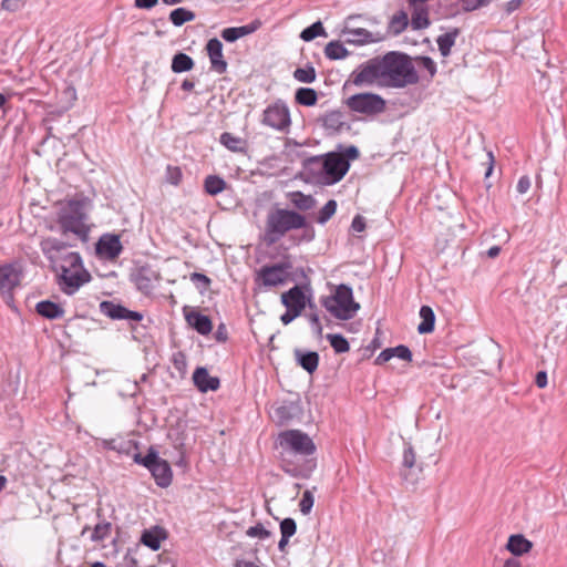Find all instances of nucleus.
Returning <instances> with one entry per match:
<instances>
[{
	"instance_id": "nucleus-1",
	"label": "nucleus",
	"mask_w": 567,
	"mask_h": 567,
	"mask_svg": "<svg viewBox=\"0 0 567 567\" xmlns=\"http://www.w3.org/2000/svg\"><path fill=\"white\" fill-rule=\"evenodd\" d=\"M40 248L52 269L56 271L58 284L66 295H73L81 286L89 282L91 275L84 269L79 252L66 251V244L47 237L40 241Z\"/></svg>"
},
{
	"instance_id": "nucleus-2",
	"label": "nucleus",
	"mask_w": 567,
	"mask_h": 567,
	"mask_svg": "<svg viewBox=\"0 0 567 567\" xmlns=\"http://www.w3.org/2000/svg\"><path fill=\"white\" fill-rule=\"evenodd\" d=\"M278 441L286 453L281 460L282 470L293 477H307L316 466L313 461H305L302 464L292 462L291 454L309 456L315 454L316 445L312 439L300 430H287L279 434Z\"/></svg>"
},
{
	"instance_id": "nucleus-3",
	"label": "nucleus",
	"mask_w": 567,
	"mask_h": 567,
	"mask_svg": "<svg viewBox=\"0 0 567 567\" xmlns=\"http://www.w3.org/2000/svg\"><path fill=\"white\" fill-rule=\"evenodd\" d=\"M301 228H306L303 239L307 241L312 240L315 230L307 225V219L303 215L290 209H272L267 214L264 241L267 245H274L290 230Z\"/></svg>"
},
{
	"instance_id": "nucleus-4",
	"label": "nucleus",
	"mask_w": 567,
	"mask_h": 567,
	"mask_svg": "<svg viewBox=\"0 0 567 567\" xmlns=\"http://www.w3.org/2000/svg\"><path fill=\"white\" fill-rule=\"evenodd\" d=\"M382 86L401 89L419 81L411 58L404 53L391 51L381 56Z\"/></svg>"
},
{
	"instance_id": "nucleus-5",
	"label": "nucleus",
	"mask_w": 567,
	"mask_h": 567,
	"mask_svg": "<svg viewBox=\"0 0 567 567\" xmlns=\"http://www.w3.org/2000/svg\"><path fill=\"white\" fill-rule=\"evenodd\" d=\"M89 204L87 198L71 199L66 203L58 219L63 234L72 233L83 240L86 239L89 229L85 219Z\"/></svg>"
},
{
	"instance_id": "nucleus-6",
	"label": "nucleus",
	"mask_w": 567,
	"mask_h": 567,
	"mask_svg": "<svg viewBox=\"0 0 567 567\" xmlns=\"http://www.w3.org/2000/svg\"><path fill=\"white\" fill-rule=\"evenodd\" d=\"M307 167L311 172H319L324 175L326 184H334L343 178L350 167L349 161L338 153H329L323 158L311 157L307 162Z\"/></svg>"
},
{
	"instance_id": "nucleus-7",
	"label": "nucleus",
	"mask_w": 567,
	"mask_h": 567,
	"mask_svg": "<svg viewBox=\"0 0 567 567\" xmlns=\"http://www.w3.org/2000/svg\"><path fill=\"white\" fill-rule=\"evenodd\" d=\"M324 308L337 319L349 320L355 316L360 305L353 300L352 289L340 285L332 296L324 298Z\"/></svg>"
},
{
	"instance_id": "nucleus-8",
	"label": "nucleus",
	"mask_w": 567,
	"mask_h": 567,
	"mask_svg": "<svg viewBox=\"0 0 567 567\" xmlns=\"http://www.w3.org/2000/svg\"><path fill=\"white\" fill-rule=\"evenodd\" d=\"M343 104L354 114L373 118L386 110V101L377 93L363 92L350 95Z\"/></svg>"
},
{
	"instance_id": "nucleus-9",
	"label": "nucleus",
	"mask_w": 567,
	"mask_h": 567,
	"mask_svg": "<svg viewBox=\"0 0 567 567\" xmlns=\"http://www.w3.org/2000/svg\"><path fill=\"white\" fill-rule=\"evenodd\" d=\"M354 85L357 87L379 85L382 86L381 56L372 58L359 64L350 74L344 87Z\"/></svg>"
},
{
	"instance_id": "nucleus-10",
	"label": "nucleus",
	"mask_w": 567,
	"mask_h": 567,
	"mask_svg": "<svg viewBox=\"0 0 567 567\" xmlns=\"http://www.w3.org/2000/svg\"><path fill=\"white\" fill-rule=\"evenodd\" d=\"M133 460L135 463L145 466L152 473V476L159 487L171 485L173 480L172 468L168 462L161 458L153 449H150L145 456L135 453Z\"/></svg>"
},
{
	"instance_id": "nucleus-11",
	"label": "nucleus",
	"mask_w": 567,
	"mask_h": 567,
	"mask_svg": "<svg viewBox=\"0 0 567 567\" xmlns=\"http://www.w3.org/2000/svg\"><path fill=\"white\" fill-rule=\"evenodd\" d=\"M361 18V16H349L343 23L341 29V35L344 37V41L349 44L364 45L375 43L384 40V35L379 32H371L364 28L354 25V21Z\"/></svg>"
},
{
	"instance_id": "nucleus-12",
	"label": "nucleus",
	"mask_w": 567,
	"mask_h": 567,
	"mask_svg": "<svg viewBox=\"0 0 567 567\" xmlns=\"http://www.w3.org/2000/svg\"><path fill=\"white\" fill-rule=\"evenodd\" d=\"M261 123L279 132H287L291 125L288 105L278 100L269 104L262 112Z\"/></svg>"
},
{
	"instance_id": "nucleus-13",
	"label": "nucleus",
	"mask_w": 567,
	"mask_h": 567,
	"mask_svg": "<svg viewBox=\"0 0 567 567\" xmlns=\"http://www.w3.org/2000/svg\"><path fill=\"white\" fill-rule=\"evenodd\" d=\"M288 267L284 264L264 266L257 272L256 281L264 287H278L284 285L289 277Z\"/></svg>"
},
{
	"instance_id": "nucleus-14",
	"label": "nucleus",
	"mask_w": 567,
	"mask_h": 567,
	"mask_svg": "<svg viewBox=\"0 0 567 567\" xmlns=\"http://www.w3.org/2000/svg\"><path fill=\"white\" fill-rule=\"evenodd\" d=\"M123 250L118 235L105 234L96 244V252L107 260L116 259Z\"/></svg>"
},
{
	"instance_id": "nucleus-15",
	"label": "nucleus",
	"mask_w": 567,
	"mask_h": 567,
	"mask_svg": "<svg viewBox=\"0 0 567 567\" xmlns=\"http://www.w3.org/2000/svg\"><path fill=\"white\" fill-rule=\"evenodd\" d=\"M100 311L113 320H130L141 321L143 315L137 311H132L122 305L114 303L113 301H102L100 303Z\"/></svg>"
},
{
	"instance_id": "nucleus-16",
	"label": "nucleus",
	"mask_w": 567,
	"mask_h": 567,
	"mask_svg": "<svg viewBox=\"0 0 567 567\" xmlns=\"http://www.w3.org/2000/svg\"><path fill=\"white\" fill-rule=\"evenodd\" d=\"M302 414L300 402L282 401L278 406L274 408L272 417L279 424H287L295 419H299Z\"/></svg>"
},
{
	"instance_id": "nucleus-17",
	"label": "nucleus",
	"mask_w": 567,
	"mask_h": 567,
	"mask_svg": "<svg viewBox=\"0 0 567 567\" xmlns=\"http://www.w3.org/2000/svg\"><path fill=\"white\" fill-rule=\"evenodd\" d=\"M206 51L210 60L212 69L218 74L225 73L227 62L223 55V43L217 38H213L207 42Z\"/></svg>"
},
{
	"instance_id": "nucleus-18",
	"label": "nucleus",
	"mask_w": 567,
	"mask_h": 567,
	"mask_svg": "<svg viewBox=\"0 0 567 567\" xmlns=\"http://www.w3.org/2000/svg\"><path fill=\"white\" fill-rule=\"evenodd\" d=\"M318 121L329 134H337L344 128H349V125L344 121L343 113L339 110L327 112Z\"/></svg>"
},
{
	"instance_id": "nucleus-19",
	"label": "nucleus",
	"mask_w": 567,
	"mask_h": 567,
	"mask_svg": "<svg viewBox=\"0 0 567 567\" xmlns=\"http://www.w3.org/2000/svg\"><path fill=\"white\" fill-rule=\"evenodd\" d=\"M281 302L287 309L301 315L306 307V296L299 286H295L281 295Z\"/></svg>"
},
{
	"instance_id": "nucleus-20",
	"label": "nucleus",
	"mask_w": 567,
	"mask_h": 567,
	"mask_svg": "<svg viewBox=\"0 0 567 567\" xmlns=\"http://www.w3.org/2000/svg\"><path fill=\"white\" fill-rule=\"evenodd\" d=\"M193 381L200 392L216 391L220 385L219 379L210 377L207 369L203 367L194 371Z\"/></svg>"
},
{
	"instance_id": "nucleus-21",
	"label": "nucleus",
	"mask_w": 567,
	"mask_h": 567,
	"mask_svg": "<svg viewBox=\"0 0 567 567\" xmlns=\"http://www.w3.org/2000/svg\"><path fill=\"white\" fill-rule=\"evenodd\" d=\"M260 25L261 22L259 20H255L246 25L226 28L221 31L220 35L226 42H235L243 37L254 33L260 28Z\"/></svg>"
},
{
	"instance_id": "nucleus-22",
	"label": "nucleus",
	"mask_w": 567,
	"mask_h": 567,
	"mask_svg": "<svg viewBox=\"0 0 567 567\" xmlns=\"http://www.w3.org/2000/svg\"><path fill=\"white\" fill-rule=\"evenodd\" d=\"M185 319L187 323L199 334L206 336L213 330V323L209 317L198 311L185 313Z\"/></svg>"
},
{
	"instance_id": "nucleus-23",
	"label": "nucleus",
	"mask_w": 567,
	"mask_h": 567,
	"mask_svg": "<svg viewBox=\"0 0 567 567\" xmlns=\"http://www.w3.org/2000/svg\"><path fill=\"white\" fill-rule=\"evenodd\" d=\"M19 284V274L10 266L0 267V290L2 293H10ZM11 297V295H9Z\"/></svg>"
},
{
	"instance_id": "nucleus-24",
	"label": "nucleus",
	"mask_w": 567,
	"mask_h": 567,
	"mask_svg": "<svg viewBox=\"0 0 567 567\" xmlns=\"http://www.w3.org/2000/svg\"><path fill=\"white\" fill-rule=\"evenodd\" d=\"M393 357H398L401 360L404 361H411L412 360V352L411 350L403 344H400L394 348H388L383 350L375 359V364H383L388 362Z\"/></svg>"
},
{
	"instance_id": "nucleus-25",
	"label": "nucleus",
	"mask_w": 567,
	"mask_h": 567,
	"mask_svg": "<svg viewBox=\"0 0 567 567\" xmlns=\"http://www.w3.org/2000/svg\"><path fill=\"white\" fill-rule=\"evenodd\" d=\"M295 358L297 360V363L305 369L308 373H313L319 364V354L315 351H308L305 352L300 349H296Z\"/></svg>"
},
{
	"instance_id": "nucleus-26",
	"label": "nucleus",
	"mask_w": 567,
	"mask_h": 567,
	"mask_svg": "<svg viewBox=\"0 0 567 567\" xmlns=\"http://www.w3.org/2000/svg\"><path fill=\"white\" fill-rule=\"evenodd\" d=\"M35 310L40 316L49 320L60 319L65 313L64 309L60 305L50 300H42L38 302Z\"/></svg>"
},
{
	"instance_id": "nucleus-27",
	"label": "nucleus",
	"mask_w": 567,
	"mask_h": 567,
	"mask_svg": "<svg viewBox=\"0 0 567 567\" xmlns=\"http://www.w3.org/2000/svg\"><path fill=\"white\" fill-rule=\"evenodd\" d=\"M533 547L532 542L523 535H511L506 548L515 556H520L528 553Z\"/></svg>"
},
{
	"instance_id": "nucleus-28",
	"label": "nucleus",
	"mask_w": 567,
	"mask_h": 567,
	"mask_svg": "<svg viewBox=\"0 0 567 567\" xmlns=\"http://www.w3.org/2000/svg\"><path fill=\"white\" fill-rule=\"evenodd\" d=\"M460 35V29L453 28L451 31L441 34L437 39V47L440 50V53L446 58L451 54V49L455 44L456 38Z\"/></svg>"
},
{
	"instance_id": "nucleus-29",
	"label": "nucleus",
	"mask_w": 567,
	"mask_h": 567,
	"mask_svg": "<svg viewBox=\"0 0 567 567\" xmlns=\"http://www.w3.org/2000/svg\"><path fill=\"white\" fill-rule=\"evenodd\" d=\"M413 12L411 17V27L414 30H422L430 25V19L427 9L423 4L413 6Z\"/></svg>"
},
{
	"instance_id": "nucleus-30",
	"label": "nucleus",
	"mask_w": 567,
	"mask_h": 567,
	"mask_svg": "<svg viewBox=\"0 0 567 567\" xmlns=\"http://www.w3.org/2000/svg\"><path fill=\"white\" fill-rule=\"evenodd\" d=\"M421 323L417 327V331L421 334L430 333L434 330L435 315L431 307L422 306L420 309Z\"/></svg>"
},
{
	"instance_id": "nucleus-31",
	"label": "nucleus",
	"mask_w": 567,
	"mask_h": 567,
	"mask_svg": "<svg viewBox=\"0 0 567 567\" xmlns=\"http://www.w3.org/2000/svg\"><path fill=\"white\" fill-rule=\"evenodd\" d=\"M171 68L174 73L187 72L194 68V60L186 53L178 52L173 56Z\"/></svg>"
},
{
	"instance_id": "nucleus-32",
	"label": "nucleus",
	"mask_w": 567,
	"mask_h": 567,
	"mask_svg": "<svg viewBox=\"0 0 567 567\" xmlns=\"http://www.w3.org/2000/svg\"><path fill=\"white\" fill-rule=\"evenodd\" d=\"M220 143L231 152H245L246 142L241 137L225 132L220 135Z\"/></svg>"
},
{
	"instance_id": "nucleus-33",
	"label": "nucleus",
	"mask_w": 567,
	"mask_h": 567,
	"mask_svg": "<svg viewBox=\"0 0 567 567\" xmlns=\"http://www.w3.org/2000/svg\"><path fill=\"white\" fill-rule=\"evenodd\" d=\"M291 203L300 210H310L316 207V199L311 195L301 192H293L290 195Z\"/></svg>"
},
{
	"instance_id": "nucleus-34",
	"label": "nucleus",
	"mask_w": 567,
	"mask_h": 567,
	"mask_svg": "<svg viewBox=\"0 0 567 567\" xmlns=\"http://www.w3.org/2000/svg\"><path fill=\"white\" fill-rule=\"evenodd\" d=\"M295 100L300 105L313 106L318 101V94L311 87H300L296 91Z\"/></svg>"
},
{
	"instance_id": "nucleus-35",
	"label": "nucleus",
	"mask_w": 567,
	"mask_h": 567,
	"mask_svg": "<svg viewBox=\"0 0 567 567\" xmlns=\"http://www.w3.org/2000/svg\"><path fill=\"white\" fill-rule=\"evenodd\" d=\"M409 24L408 14L404 11L395 13L389 22V33L398 35L402 33Z\"/></svg>"
},
{
	"instance_id": "nucleus-36",
	"label": "nucleus",
	"mask_w": 567,
	"mask_h": 567,
	"mask_svg": "<svg viewBox=\"0 0 567 567\" xmlns=\"http://www.w3.org/2000/svg\"><path fill=\"white\" fill-rule=\"evenodd\" d=\"M324 54L330 60H341L349 55V51L340 41H331L326 45Z\"/></svg>"
},
{
	"instance_id": "nucleus-37",
	"label": "nucleus",
	"mask_w": 567,
	"mask_h": 567,
	"mask_svg": "<svg viewBox=\"0 0 567 567\" xmlns=\"http://www.w3.org/2000/svg\"><path fill=\"white\" fill-rule=\"evenodd\" d=\"M195 18V13L185 8L174 9L169 14V20L176 27H181L186 22L193 21Z\"/></svg>"
},
{
	"instance_id": "nucleus-38",
	"label": "nucleus",
	"mask_w": 567,
	"mask_h": 567,
	"mask_svg": "<svg viewBox=\"0 0 567 567\" xmlns=\"http://www.w3.org/2000/svg\"><path fill=\"white\" fill-rule=\"evenodd\" d=\"M204 187L207 194L217 195L226 188V182L217 175H209L205 178Z\"/></svg>"
},
{
	"instance_id": "nucleus-39",
	"label": "nucleus",
	"mask_w": 567,
	"mask_h": 567,
	"mask_svg": "<svg viewBox=\"0 0 567 567\" xmlns=\"http://www.w3.org/2000/svg\"><path fill=\"white\" fill-rule=\"evenodd\" d=\"M161 532L158 528L152 530H144L141 537V542L151 548L152 550H157L161 547Z\"/></svg>"
},
{
	"instance_id": "nucleus-40",
	"label": "nucleus",
	"mask_w": 567,
	"mask_h": 567,
	"mask_svg": "<svg viewBox=\"0 0 567 567\" xmlns=\"http://www.w3.org/2000/svg\"><path fill=\"white\" fill-rule=\"evenodd\" d=\"M327 340L337 353H346L350 350L349 342L342 334L329 333Z\"/></svg>"
},
{
	"instance_id": "nucleus-41",
	"label": "nucleus",
	"mask_w": 567,
	"mask_h": 567,
	"mask_svg": "<svg viewBox=\"0 0 567 567\" xmlns=\"http://www.w3.org/2000/svg\"><path fill=\"white\" fill-rule=\"evenodd\" d=\"M132 446V441H117L114 439L103 441L104 449L116 451L120 454H130Z\"/></svg>"
},
{
	"instance_id": "nucleus-42",
	"label": "nucleus",
	"mask_w": 567,
	"mask_h": 567,
	"mask_svg": "<svg viewBox=\"0 0 567 567\" xmlns=\"http://www.w3.org/2000/svg\"><path fill=\"white\" fill-rule=\"evenodd\" d=\"M316 76V70L311 64H307L305 68H298L293 72V78L301 83H312Z\"/></svg>"
},
{
	"instance_id": "nucleus-43",
	"label": "nucleus",
	"mask_w": 567,
	"mask_h": 567,
	"mask_svg": "<svg viewBox=\"0 0 567 567\" xmlns=\"http://www.w3.org/2000/svg\"><path fill=\"white\" fill-rule=\"evenodd\" d=\"M319 35H326V31H324L322 23L320 21H317V22L312 23L310 27L306 28L301 32L300 38L303 41L309 42Z\"/></svg>"
},
{
	"instance_id": "nucleus-44",
	"label": "nucleus",
	"mask_w": 567,
	"mask_h": 567,
	"mask_svg": "<svg viewBox=\"0 0 567 567\" xmlns=\"http://www.w3.org/2000/svg\"><path fill=\"white\" fill-rule=\"evenodd\" d=\"M337 210V202L334 199H330L326 203V205L319 210L317 216V223L323 225L326 224Z\"/></svg>"
},
{
	"instance_id": "nucleus-45",
	"label": "nucleus",
	"mask_w": 567,
	"mask_h": 567,
	"mask_svg": "<svg viewBox=\"0 0 567 567\" xmlns=\"http://www.w3.org/2000/svg\"><path fill=\"white\" fill-rule=\"evenodd\" d=\"M112 525L109 522H103L97 524L91 535L92 542H103L105 540L110 534H111Z\"/></svg>"
},
{
	"instance_id": "nucleus-46",
	"label": "nucleus",
	"mask_w": 567,
	"mask_h": 567,
	"mask_svg": "<svg viewBox=\"0 0 567 567\" xmlns=\"http://www.w3.org/2000/svg\"><path fill=\"white\" fill-rule=\"evenodd\" d=\"M315 499L313 495L310 491H305L299 503L300 512L305 515H308L311 512Z\"/></svg>"
},
{
	"instance_id": "nucleus-47",
	"label": "nucleus",
	"mask_w": 567,
	"mask_h": 567,
	"mask_svg": "<svg viewBox=\"0 0 567 567\" xmlns=\"http://www.w3.org/2000/svg\"><path fill=\"white\" fill-rule=\"evenodd\" d=\"M182 171L177 166L168 165L166 168V181L172 185H178L182 181Z\"/></svg>"
},
{
	"instance_id": "nucleus-48",
	"label": "nucleus",
	"mask_w": 567,
	"mask_h": 567,
	"mask_svg": "<svg viewBox=\"0 0 567 567\" xmlns=\"http://www.w3.org/2000/svg\"><path fill=\"white\" fill-rule=\"evenodd\" d=\"M297 525L292 518H285L280 523L281 536L291 537L296 534Z\"/></svg>"
},
{
	"instance_id": "nucleus-49",
	"label": "nucleus",
	"mask_w": 567,
	"mask_h": 567,
	"mask_svg": "<svg viewBox=\"0 0 567 567\" xmlns=\"http://www.w3.org/2000/svg\"><path fill=\"white\" fill-rule=\"evenodd\" d=\"M246 534L250 537H258L260 539H265L270 536V532L267 530L260 523L249 527Z\"/></svg>"
},
{
	"instance_id": "nucleus-50",
	"label": "nucleus",
	"mask_w": 567,
	"mask_h": 567,
	"mask_svg": "<svg viewBox=\"0 0 567 567\" xmlns=\"http://www.w3.org/2000/svg\"><path fill=\"white\" fill-rule=\"evenodd\" d=\"M28 0H2L1 2V9L9 11V12H16L20 9H22Z\"/></svg>"
},
{
	"instance_id": "nucleus-51",
	"label": "nucleus",
	"mask_w": 567,
	"mask_h": 567,
	"mask_svg": "<svg viewBox=\"0 0 567 567\" xmlns=\"http://www.w3.org/2000/svg\"><path fill=\"white\" fill-rule=\"evenodd\" d=\"M174 368L179 372H185L187 368L186 355L183 352H176L172 357Z\"/></svg>"
},
{
	"instance_id": "nucleus-52",
	"label": "nucleus",
	"mask_w": 567,
	"mask_h": 567,
	"mask_svg": "<svg viewBox=\"0 0 567 567\" xmlns=\"http://www.w3.org/2000/svg\"><path fill=\"white\" fill-rule=\"evenodd\" d=\"M415 461H416V457H415V453H414V450L412 446H408L405 447L404 452H403V466L405 468H412L414 465H415Z\"/></svg>"
},
{
	"instance_id": "nucleus-53",
	"label": "nucleus",
	"mask_w": 567,
	"mask_h": 567,
	"mask_svg": "<svg viewBox=\"0 0 567 567\" xmlns=\"http://www.w3.org/2000/svg\"><path fill=\"white\" fill-rule=\"evenodd\" d=\"M419 64L429 71L430 76L433 78L436 73V64L430 56H420L417 58Z\"/></svg>"
},
{
	"instance_id": "nucleus-54",
	"label": "nucleus",
	"mask_w": 567,
	"mask_h": 567,
	"mask_svg": "<svg viewBox=\"0 0 567 567\" xmlns=\"http://www.w3.org/2000/svg\"><path fill=\"white\" fill-rule=\"evenodd\" d=\"M530 185V178L527 175H524L518 179L516 189L519 194H525L529 190Z\"/></svg>"
},
{
	"instance_id": "nucleus-55",
	"label": "nucleus",
	"mask_w": 567,
	"mask_h": 567,
	"mask_svg": "<svg viewBox=\"0 0 567 567\" xmlns=\"http://www.w3.org/2000/svg\"><path fill=\"white\" fill-rule=\"evenodd\" d=\"M309 321L311 323L312 330L317 336H321L322 333V326L320 323L319 316L317 313H309L308 315Z\"/></svg>"
},
{
	"instance_id": "nucleus-56",
	"label": "nucleus",
	"mask_w": 567,
	"mask_h": 567,
	"mask_svg": "<svg viewBox=\"0 0 567 567\" xmlns=\"http://www.w3.org/2000/svg\"><path fill=\"white\" fill-rule=\"evenodd\" d=\"M351 227L354 231L361 233L365 229V220L362 216L357 215L351 223Z\"/></svg>"
},
{
	"instance_id": "nucleus-57",
	"label": "nucleus",
	"mask_w": 567,
	"mask_h": 567,
	"mask_svg": "<svg viewBox=\"0 0 567 567\" xmlns=\"http://www.w3.org/2000/svg\"><path fill=\"white\" fill-rule=\"evenodd\" d=\"M190 279L193 282L202 284L204 287H208L210 284V279L206 275L199 272L192 274Z\"/></svg>"
},
{
	"instance_id": "nucleus-58",
	"label": "nucleus",
	"mask_w": 567,
	"mask_h": 567,
	"mask_svg": "<svg viewBox=\"0 0 567 567\" xmlns=\"http://www.w3.org/2000/svg\"><path fill=\"white\" fill-rule=\"evenodd\" d=\"M299 316L300 313H298V311L287 309V311L284 315H281L280 320L285 326H287Z\"/></svg>"
},
{
	"instance_id": "nucleus-59",
	"label": "nucleus",
	"mask_w": 567,
	"mask_h": 567,
	"mask_svg": "<svg viewBox=\"0 0 567 567\" xmlns=\"http://www.w3.org/2000/svg\"><path fill=\"white\" fill-rule=\"evenodd\" d=\"M215 338L217 341H220V342H225L228 338L227 336V329H226V326L224 323H220L218 327H217V330H216V333H215Z\"/></svg>"
},
{
	"instance_id": "nucleus-60",
	"label": "nucleus",
	"mask_w": 567,
	"mask_h": 567,
	"mask_svg": "<svg viewBox=\"0 0 567 567\" xmlns=\"http://www.w3.org/2000/svg\"><path fill=\"white\" fill-rule=\"evenodd\" d=\"M157 2L158 0H135L134 4L140 9H152Z\"/></svg>"
},
{
	"instance_id": "nucleus-61",
	"label": "nucleus",
	"mask_w": 567,
	"mask_h": 567,
	"mask_svg": "<svg viewBox=\"0 0 567 567\" xmlns=\"http://www.w3.org/2000/svg\"><path fill=\"white\" fill-rule=\"evenodd\" d=\"M535 383L540 389L545 388L547 385V373L545 371L537 372Z\"/></svg>"
},
{
	"instance_id": "nucleus-62",
	"label": "nucleus",
	"mask_w": 567,
	"mask_h": 567,
	"mask_svg": "<svg viewBox=\"0 0 567 567\" xmlns=\"http://www.w3.org/2000/svg\"><path fill=\"white\" fill-rule=\"evenodd\" d=\"M348 161L349 159H357L359 157V151L355 146H349L347 150H346V156H344Z\"/></svg>"
},
{
	"instance_id": "nucleus-63",
	"label": "nucleus",
	"mask_w": 567,
	"mask_h": 567,
	"mask_svg": "<svg viewBox=\"0 0 567 567\" xmlns=\"http://www.w3.org/2000/svg\"><path fill=\"white\" fill-rule=\"evenodd\" d=\"M487 168H486V172H485V177H489L492 172H493V168H494V156H493V153L492 152H488L487 153Z\"/></svg>"
},
{
	"instance_id": "nucleus-64",
	"label": "nucleus",
	"mask_w": 567,
	"mask_h": 567,
	"mask_svg": "<svg viewBox=\"0 0 567 567\" xmlns=\"http://www.w3.org/2000/svg\"><path fill=\"white\" fill-rule=\"evenodd\" d=\"M523 0H511L507 2L506 4V11L508 13H512L513 11L517 10L520 4H522Z\"/></svg>"
}]
</instances>
